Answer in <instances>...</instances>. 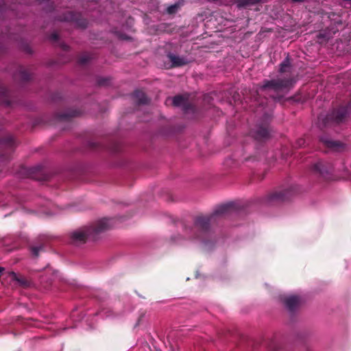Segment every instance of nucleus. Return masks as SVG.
I'll return each instance as SVG.
<instances>
[{"label":"nucleus","mask_w":351,"mask_h":351,"mask_svg":"<svg viewBox=\"0 0 351 351\" xmlns=\"http://www.w3.org/2000/svg\"><path fill=\"white\" fill-rule=\"evenodd\" d=\"M234 210V205L233 203L219 205L215 207L210 215L197 217L191 227L184 228L185 234L190 240L206 243V239L210 234V225L218 219L228 215Z\"/></svg>","instance_id":"f257e3e1"},{"label":"nucleus","mask_w":351,"mask_h":351,"mask_svg":"<svg viewBox=\"0 0 351 351\" xmlns=\"http://www.w3.org/2000/svg\"><path fill=\"white\" fill-rule=\"evenodd\" d=\"M113 226L112 219H101L90 227L77 230L71 234V242L75 245L83 243L86 239H95L96 236Z\"/></svg>","instance_id":"f03ea898"},{"label":"nucleus","mask_w":351,"mask_h":351,"mask_svg":"<svg viewBox=\"0 0 351 351\" xmlns=\"http://www.w3.org/2000/svg\"><path fill=\"white\" fill-rule=\"evenodd\" d=\"M291 81L287 79L265 80L257 90L258 95H269L274 101H279L282 95L280 94L289 88Z\"/></svg>","instance_id":"7ed1b4c3"},{"label":"nucleus","mask_w":351,"mask_h":351,"mask_svg":"<svg viewBox=\"0 0 351 351\" xmlns=\"http://www.w3.org/2000/svg\"><path fill=\"white\" fill-rule=\"evenodd\" d=\"M351 108V104L347 106L341 107L339 109L334 110L330 114L327 116V120H330L336 123H340L344 121L346 117L349 113V110Z\"/></svg>","instance_id":"20e7f679"},{"label":"nucleus","mask_w":351,"mask_h":351,"mask_svg":"<svg viewBox=\"0 0 351 351\" xmlns=\"http://www.w3.org/2000/svg\"><path fill=\"white\" fill-rule=\"evenodd\" d=\"M302 300L298 295H290L285 300V306L289 311H295L301 304Z\"/></svg>","instance_id":"39448f33"},{"label":"nucleus","mask_w":351,"mask_h":351,"mask_svg":"<svg viewBox=\"0 0 351 351\" xmlns=\"http://www.w3.org/2000/svg\"><path fill=\"white\" fill-rule=\"evenodd\" d=\"M320 140L322 143H324L328 147L335 150L339 151L341 147H343V144L339 141H332L330 138L327 136H322Z\"/></svg>","instance_id":"423d86ee"},{"label":"nucleus","mask_w":351,"mask_h":351,"mask_svg":"<svg viewBox=\"0 0 351 351\" xmlns=\"http://www.w3.org/2000/svg\"><path fill=\"white\" fill-rule=\"evenodd\" d=\"M172 103L176 107H182L185 112L188 110V97L182 95H177L172 98Z\"/></svg>","instance_id":"0eeeda50"},{"label":"nucleus","mask_w":351,"mask_h":351,"mask_svg":"<svg viewBox=\"0 0 351 351\" xmlns=\"http://www.w3.org/2000/svg\"><path fill=\"white\" fill-rule=\"evenodd\" d=\"M168 58L173 66H180L188 63L187 60L184 57H180L173 53H169Z\"/></svg>","instance_id":"6e6552de"},{"label":"nucleus","mask_w":351,"mask_h":351,"mask_svg":"<svg viewBox=\"0 0 351 351\" xmlns=\"http://www.w3.org/2000/svg\"><path fill=\"white\" fill-rule=\"evenodd\" d=\"M254 135L257 139L266 138L269 135V131L267 126H259L257 128Z\"/></svg>","instance_id":"1a4fd4ad"},{"label":"nucleus","mask_w":351,"mask_h":351,"mask_svg":"<svg viewBox=\"0 0 351 351\" xmlns=\"http://www.w3.org/2000/svg\"><path fill=\"white\" fill-rule=\"evenodd\" d=\"M10 277L12 280H14L18 282V284L23 287H28L30 286V282L28 281L26 278L22 276H18L17 274L14 272L10 273Z\"/></svg>","instance_id":"9d476101"},{"label":"nucleus","mask_w":351,"mask_h":351,"mask_svg":"<svg viewBox=\"0 0 351 351\" xmlns=\"http://www.w3.org/2000/svg\"><path fill=\"white\" fill-rule=\"evenodd\" d=\"M133 95L136 99L139 104H145L148 102L147 97L145 93L141 90H136Z\"/></svg>","instance_id":"9b49d317"},{"label":"nucleus","mask_w":351,"mask_h":351,"mask_svg":"<svg viewBox=\"0 0 351 351\" xmlns=\"http://www.w3.org/2000/svg\"><path fill=\"white\" fill-rule=\"evenodd\" d=\"M262 0H239L237 2V5L239 8H245L252 5H255Z\"/></svg>","instance_id":"f8f14e48"},{"label":"nucleus","mask_w":351,"mask_h":351,"mask_svg":"<svg viewBox=\"0 0 351 351\" xmlns=\"http://www.w3.org/2000/svg\"><path fill=\"white\" fill-rule=\"evenodd\" d=\"M291 67V62L289 58V56H287L285 59L282 62V63L280 64L279 68V72L280 73H285L288 71L289 69Z\"/></svg>","instance_id":"ddd939ff"},{"label":"nucleus","mask_w":351,"mask_h":351,"mask_svg":"<svg viewBox=\"0 0 351 351\" xmlns=\"http://www.w3.org/2000/svg\"><path fill=\"white\" fill-rule=\"evenodd\" d=\"M182 4V3L179 1L173 5H171L167 8V12L169 14H173L177 12V10H178V8L180 7V5Z\"/></svg>","instance_id":"4468645a"},{"label":"nucleus","mask_w":351,"mask_h":351,"mask_svg":"<svg viewBox=\"0 0 351 351\" xmlns=\"http://www.w3.org/2000/svg\"><path fill=\"white\" fill-rule=\"evenodd\" d=\"M99 315L101 317H106V318L115 317V315H114V313H112V311L110 309L104 308L101 311H99Z\"/></svg>","instance_id":"2eb2a0df"},{"label":"nucleus","mask_w":351,"mask_h":351,"mask_svg":"<svg viewBox=\"0 0 351 351\" xmlns=\"http://www.w3.org/2000/svg\"><path fill=\"white\" fill-rule=\"evenodd\" d=\"M313 169L315 171L319 172L321 174H323L325 172V171L324 169V165L322 162H318L315 163L313 165Z\"/></svg>","instance_id":"dca6fc26"},{"label":"nucleus","mask_w":351,"mask_h":351,"mask_svg":"<svg viewBox=\"0 0 351 351\" xmlns=\"http://www.w3.org/2000/svg\"><path fill=\"white\" fill-rule=\"evenodd\" d=\"M43 249V245L32 247L31 249L32 255L35 257H37L38 256L39 252L40 251H42Z\"/></svg>","instance_id":"f3484780"},{"label":"nucleus","mask_w":351,"mask_h":351,"mask_svg":"<svg viewBox=\"0 0 351 351\" xmlns=\"http://www.w3.org/2000/svg\"><path fill=\"white\" fill-rule=\"evenodd\" d=\"M272 199H281L284 200L286 199L285 195L282 193H276L273 194L271 197Z\"/></svg>","instance_id":"a211bd4d"},{"label":"nucleus","mask_w":351,"mask_h":351,"mask_svg":"<svg viewBox=\"0 0 351 351\" xmlns=\"http://www.w3.org/2000/svg\"><path fill=\"white\" fill-rule=\"evenodd\" d=\"M141 348L143 350H145L146 349H149V345L147 343H145Z\"/></svg>","instance_id":"6ab92c4d"},{"label":"nucleus","mask_w":351,"mask_h":351,"mask_svg":"<svg viewBox=\"0 0 351 351\" xmlns=\"http://www.w3.org/2000/svg\"><path fill=\"white\" fill-rule=\"evenodd\" d=\"M51 38L53 40H57L58 39V35L56 34H51Z\"/></svg>","instance_id":"aec40b11"},{"label":"nucleus","mask_w":351,"mask_h":351,"mask_svg":"<svg viewBox=\"0 0 351 351\" xmlns=\"http://www.w3.org/2000/svg\"><path fill=\"white\" fill-rule=\"evenodd\" d=\"M80 62H81L82 63H85V62H86V58H82L80 59Z\"/></svg>","instance_id":"412c9836"},{"label":"nucleus","mask_w":351,"mask_h":351,"mask_svg":"<svg viewBox=\"0 0 351 351\" xmlns=\"http://www.w3.org/2000/svg\"><path fill=\"white\" fill-rule=\"evenodd\" d=\"M4 269L2 268V267H0V276L1 275V274L3 273Z\"/></svg>","instance_id":"4be33fe9"},{"label":"nucleus","mask_w":351,"mask_h":351,"mask_svg":"<svg viewBox=\"0 0 351 351\" xmlns=\"http://www.w3.org/2000/svg\"><path fill=\"white\" fill-rule=\"evenodd\" d=\"M269 117H270V115H267V114H266V116H265V119H267Z\"/></svg>","instance_id":"5701e85b"},{"label":"nucleus","mask_w":351,"mask_h":351,"mask_svg":"<svg viewBox=\"0 0 351 351\" xmlns=\"http://www.w3.org/2000/svg\"><path fill=\"white\" fill-rule=\"evenodd\" d=\"M169 100H170V99H167L166 103H167Z\"/></svg>","instance_id":"b1692460"}]
</instances>
